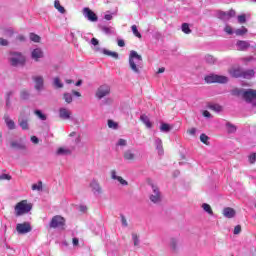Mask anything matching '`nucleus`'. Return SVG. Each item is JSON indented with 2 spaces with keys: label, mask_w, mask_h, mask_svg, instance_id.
I'll list each match as a JSON object with an SVG mask.
<instances>
[{
  "label": "nucleus",
  "mask_w": 256,
  "mask_h": 256,
  "mask_svg": "<svg viewBox=\"0 0 256 256\" xmlns=\"http://www.w3.org/2000/svg\"><path fill=\"white\" fill-rule=\"evenodd\" d=\"M228 133H235L237 131V127L230 122L226 123Z\"/></svg>",
  "instance_id": "2f4dec72"
},
{
  "label": "nucleus",
  "mask_w": 256,
  "mask_h": 256,
  "mask_svg": "<svg viewBox=\"0 0 256 256\" xmlns=\"http://www.w3.org/2000/svg\"><path fill=\"white\" fill-rule=\"evenodd\" d=\"M70 153H71V151H69L63 147H60L57 150V155H69Z\"/></svg>",
  "instance_id": "e433bc0d"
},
{
  "label": "nucleus",
  "mask_w": 256,
  "mask_h": 256,
  "mask_svg": "<svg viewBox=\"0 0 256 256\" xmlns=\"http://www.w3.org/2000/svg\"><path fill=\"white\" fill-rule=\"evenodd\" d=\"M140 120L142 121V123H144V125H146L148 129H151L153 127V124L151 123V120H149V117L147 115H141Z\"/></svg>",
  "instance_id": "aec40b11"
},
{
  "label": "nucleus",
  "mask_w": 256,
  "mask_h": 256,
  "mask_svg": "<svg viewBox=\"0 0 256 256\" xmlns=\"http://www.w3.org/2000/svg\"><path fill=\"white\" fill-rule=\"evenodd\" d=\"M247 21V17L245 16V14H242V15H239L238 16V22L243 24V23H246Z\"/></svg>",
  "instance_id": "49530a36"
},
{
  "label": "nucleus",
  "mask_w": 256,
  "mask_h": 256,
  "mask_svg": "<svg viewBox=\"0 0 256 256\" xmlns=\"http://www.w3.org/2000/svg\"><path fill=\"white\" fill-rule=\"evenodd\" d=\"M160 131L162 133H169L171 131V125H169L167 123H162L160 126Z\"/></svg>",
  "instance_id": "a878e982"
},
{
  "label": "nucleus",
  "mask_w": 256,
  "mask_h": 256,
  "mask_svg": "<svg viewBox=\"0 0 256 256\" xmlns=\"http://www.w3.org/2000/svg\"><path fill=\"white\" fill-rule=\"evenodd\" d=\"M20 97H21V99H23L24 101L27 100V99H29V91H27V90H22V91L20 92Z\"/></svg>",
  "instance_id": "a19ab883"
},
{
  "label": "nucleus",
  "mask_w": 256,
  "mask_h": 256,
  "mask_svg": "<svg viewBox=\"0 0 256 256\" xmlns=\"http://www.w3.org/2000/svg\"><path fill=\"white\" fill-rule=\"evenodd\" d=\"M129 65L133 73H141V69H143V56L139 55L137 51L131 50L129 54Z\"/></svg>",
  "instance_id": "f257e3e1"
},
{
  "label": "nucleus",
  "mask_w": 256,
  "mask_h": 256,
  "mask_svg": "<svg viewBox=\"0 0 256 256\" xmlns=\"http://www.w3.org/2000/svg\"><path fill=\"white\" fill-rule=\"evenodd\" d=\"M117 171H115V170H112L111 171V179H114V180H117Z\"/></svg>",
  "instance_id": "052dcab7"
},
{
  "label": "nucleus",
  "mask_w": 256,
  "mask_h": 256,
  "mask_svg": "<svg viewBox=\"0 0 256 256\" xmlns=\"http://www.w3.org/2000/svg\"><path fill=\"white\" fill-rule=\"evenodd\" d=\"M41 189H43V182L41 181L32 185V191H41Z\"/></svg>",
  "instance_id": "72a5a7b5"
},
{
  "label": "nucleus",
  "mask_w": 256,
  "mask_h": 256,
  "mask_svg": "<svg viewBox=\"0 0 256 256\" xmlns=\"http://www.w3.org/2000/svg\"><path fill=\"white\" fill-rule=\"evenodd\" d=\"M121 222L124 227H127L129 224L127 223V218L124 215H121Z\"/></svg>",
  "instance_id": "13d9d810"
},
{
  "label": "nucleus",
  "mask_w": 256,
  "mask_h": 256,
  "mask_svg": "<svg viewBox=\"0 0 256 256\" xmlns=\"http://www.w3.org/2000/svg\"><path fill=\"white\" fill-rule=\"evenodd\" d=\"M118 145H119L120 147H125V145H127V140H125V139H119Z\"/></svg>",
  "instance_id": "bf43d9fd"
},
{
  "label": "nucleus",
  "mask_w": 256,
  "mask_h": 256,
  "mask_svg": "<svg viewBox=\"0 0 256 256\" xmlns=\"http://www.w3.org/2000/svg\"><path fill=\"white\" fill-rule=\"evenodd\" d=\"M248 160H249V163H250L251 165L255 164V161H256V153H252V154L249 156Z\"/></svg>",
  "instance_id": "a18cd8bd"
},
{
  "label": "nucleus",
  "mask_w": 256,
  "mask_h": 256,
  "mask_svg": "<svg viewBox=\"0 0 256 256\" xmlns=\"http://www.w3.org/2000/svg\"><path fill=\"white\" fill-rule=\"evenodd\" d=\"M84 17L88 19V21H91L92 23H95L99 21V17H97V14L91 10L89 7H85L82 11Z\"/></svg>",
  "instance_id": "1a4fd4ad"
},
{
  "label": "nucleus",
  "mask_w": 256,
  "mask_h": 256,
  "mask_svg": "<svg viewBox=\"0 0 256 256\" xmlns=\"http://www.w3.org/2000/svg\"><path fill=\"white\" fill-rule=\"evenodd\" d=\"M205 61L206 63H208V65H215V57L211 56V55H206L205 56Z\"/></svg>",
  "instance_id": "7c9ffc66"
},
{
  "label": "nucleus",
  "mask_w": 256,
  "mask_h": 256,
  "mask_svg": "<svg viewBox=\"0 0 256 256\" xmlns=\"http://www.w3.org/2000/svg\"><path fill=\"white\" fill-rule=\"evenodd\" d=\"M108 127L110 129H117V127H119V125L113 120H108Z\"/></svg>",
  "instance_id": "79ce46f5"
},
{
  "label": "nucleus",
  "mask_w": 256,
  "mask_h": 256,
  "mask_svg": "<svg viewBox=\"0 0 256 256\" xmlns=\"http://www.w3.org/2000/svg\"><path fill=\"white\" fill-rule=\"evenodd\" d=\"M102 31L106 33V35H111V33H113V30L107 26L102 27Z\"/></svg>",
  "instance_id": "8fccbe9b"
},
{
  "label": "nucleus",
  "mask_w": 256,
  "mask_h": 256,
  "mask_svg": "<svg viewBox=\"0 0 256 256\" xmlns=\"http://www.w3.org/2000/svg\"><path fill=\"white\" fill-rule=\"evenodd\" d=\"M236 46L238 47V51H247V49L251 47V44L247 41L239 40Z\"/></svg>",
  "instance_id": "f3484780"
},
{
  "label": "nucleus",
  "mask_w": 256,
  "mask_h": 256,
  "mask_svg": "<svg viewBox=\"0 0 256 256\" xmlns=\"http://www.w3.org/2000/svg\"><path fill=\"white\" fill-rule=\"evenodd\" d=\"M10 146L12 147V149H21L22 151H25L27 149V146H25V144H19L16 141H12L10 143Z\"/></svg>",
  "instance_id": "4be33fe9"
},
{
  "label": "nucleus",
  "mask_w": 256,
  "mask_h": 256,
  "mask_svg": "<svg viewBox=\"0 0 256 256\" xmlns=\"http://www.w3.org/2000/svg\"><path fill=\"white\" fill-rule=\"evenodd\" d=\"M5 37H13V29H8L4 32Z\"/></svg>",
  "instance_id": "5fc2aeb1"
},
{
  "label": "nucleus",
  "mask_w": 256,
  "mask_h": 256,
  "mask_svg": "<svg viewBox=\"0 0 256 256\" xmlns=\"http://www.w3.org/2000/svg\"><path fill=\"white\" fill-rule=\"evenodd\" d=\"M71 115H73L71 113V110H69L67 108H60L59 109V117H60V119H63L64 121H67V120L71 119Z\"/></svg>",
  "instance_id": "ddd939ff"
},
{
  "label": "nucleus",
  "mask_w": 256,
  "mask_h": 256,
  "mask_svg": "<svg viewBox=\"0 0 256 256\" xmlns=\"http://www.w3.org/2000/svg\"><path fill=\"white\" fill-rule=\"evenodd\" d=\"M247 33V28L237 29L236 35H245Z\"/></svg>",
  "instance_id": "603ef678"
},
{
  "label": "nucleus",
  "mask_w": 256,
  "mask_h": 256,
  "mask_svg": "<svg viewBox=\"0 0 256 256\" xmlns=\"http://www.w3.org/2000/svg\"><path fill=\"white\" fill-rule=\"evenodd\" d=\"M204 81H206V83H209V84L211 83L225 84V83H228L229 78L227 76L211 74V75L205 76Z\"/></svg>",
  "instance_id": "20e7f679"
},
{
  "label": "nucleus",
  "mask_w": 256,
  "mask_h": 256,
  "mask_svg": "<svg viewBox=\"0 0 256 256\" xmlns=\"http://www.w3.org/2000/svg\"><path fill=\"white\" fill-rule=\"evenodd\" d=\"M245 89H239V88H234L232 89L231 93L234 95V97H243V92Z\"/></svg>",
  "instance_id": "393cba45"
},
{
  "label": "nucleus",
  "mask_w": 256,
  "mask_h": 256,
  "mask_svg": "<svg viewBox=\"0 0 256 256\" xmlns=\"http://www.w3.org/2000/svg\"><path fill=\"white\" fill-rule=\"evenodd\" d=\"M188 135L195 137V133H197V128H190L187 130Z\"/></svg>",
  "instance_id": "3c124183"
},
{
  "label": "nucleus",
  "mask_w": 256,
  "mask_h": 256,
  "mask_svg": "<svg viewBox=\"0 0 256 256\" xmlns=\"http://www.w3.org/2000/svg\"><path fill=\"white\" fill-rule=\"evenodd\" d=\"M224 31L225 33H227V35H233V28L229 25H227L225 28H224Z\"/></svg>",
  "instance_id": "09e8293b"
},
{
  "label": "nucleus",
  "mask_w": 256,
  "mask_h": 256,
  "mask_svg": "<svg viewBox=\"0 0 256 256\" xmlns=\"http://www.w3.org/2000/svg\"><path fill=\"white\" fill-rule=\"evenodd\" d=\"M239 233H241V225L234 227V235H239Z\"/></svg>",
  "instance_id": "6e6d98bb"
},
{
  "label": "nucleus",
  "mask_w": 256,
  "mask_h": 256,
  "mask_svg": "<svg viewBox=\"0 0 256 256\" xmlns=\"http://www.w3.org/2000/svg\"><path fill=\"white\" fill-rule=\"evenodd\" d=\"M170 247L172 250L177 251V240L172 239L170 242Z\"/></svg>",
  "instance_id": "de8ad7c7"
},
{
  "label": "nucleus",
  "mask_w": 256,
  "mask_h": 256,
  "mask_svg": "<svg viewBox=\"0 0 256 256\" xmlns=\"http://www.w3.org/2000/svg\"><path fill=\"white\" fill-rule=\"evenodd\" d=\"M72 243H73L74 247H77V245H79V239L78 238H73Z\"/></svg>",
  "instance_id": "69168bd1"
},
{
  "label": "nucleus",
  "mask_w": 256,
  "mask_h": 256,
  "mask_svg": "<svg viewBox=\"0 0 256 256\" xmlns=\"http://www.w3.org/2000/svg\"><path fill=\"white\" fill-rule=\"evenodd\" d=\"M10 63L13 67H19V65H25V56L18 52H12Z\"/></svg>",
  "instance_id": "39448f33"
},
{
  "label": "nucleus",
  "mask_w": 256,
  "mask_h": 256,
  "mask_svg": "<svg viewBox=\"0 0 256 256\" xmlns=\"http://www.w3.org/2000/svg\"><path fill=\"white\" fill-rule=\"evenodd\" d=\"M34 113L39 117V119H41V121H47V116H45L41 110H35Z\"/></svg>",
  "instance_id": "473e14b6"
},
{
  "label": "nucleus",
  "mask_w": 256,
  "mask_h": 256,
  "mask_svg": "<svg viewBox=\"0 0 256 256\" xmlns=\"http://www.w3.org/2000/svg\"><path fill=\"white\" fill-rule=\"evenodd\" d=\"M0 181H11V175L9 174L0 175Z\"/></svg>",
  "instance_id": "c03bdc74"
},
{
  "label": "nucleus",
  "mask_w": 256,
  "mask_h": 256,
  "mask_svg": "<svg viewBox=\"0 0 256 256\" xmlns=\"http://www.w3.org/2000/svg\"><path fill=\"white\" fill-rule=\"evenodd\" d=\"M200 141L201 143H204V145H209V136H207L206 134H201L200 135Z\"/></svg>",
  "instance_id": "c9c22d12"
},
{
  "label": "nucleus",
  "mask_w": 256,
  "mask_h": 256,
  "mask_svg": "<svg viewBox=\"0 0 256 256\" xmlns=\"http://www.w3.org/2000/svg\"><path fill=\"white\" fill-rule=\"evenodd\" d=\"M222 213H223L224 217H226L227 219H233V217H235V215H237V212L235 211V209H233L231 207L224 208Z\"/></svg>",
  "instance_id": "2eb2a0df"
},
{
  "label": "nucleus",
  "mask_w": 256,
  "mask_h": 256,
  "mask_svg": "<svg viewBox=\"0 0 256 256\" xmlns=\"http://www.w3.org/2000/svg\"><path fill=\"white\" fill-rule=\"evenodd\" d=\"M43 58V50L41 48H36L32 51V59L39 61V59Z\"/></svg>",
  "instance_id": "a211bd4d"
},
{
  "label": "nucleus",
  "mask_w": 256,
  "mask_h": 256,
  "mask_svg": "<svg viewBox=\"0 0 256 256\" xmlns=\"http://www.w3.org/2000/svg\"><path fill=\"white\" fill-rule=\"evenodd\" d=\"M31 141L32 143H35V145H37V143H39V138H37V136H32Z\"/></svg>",
  "instance_id": "e2e57ef3"
},
{
  "label": "nucleus",
  "mask_w": 256,
  "mask_h": 256,
  "mask_svg": "<svg viewBox=\"0 0 256 256\" xmlns=\"http://www.w3.org/2000/svg\"><path fill=\"white\" fill-rule=\"evenodd\" d=\"M132 239L134 241L135 247H137V245H139V235H137V233H132Z\"/></svg>",
  "instance_id": "37998d69"
},
{
  "label": "nucleus",
  "mask_w": 256,
  "mask_h": 256,
  "mask_svg": "<svg viewBox=\"0 0 256 256\" xmlns=\"http://www.w3.org/2000/svg\"><path fill=\"white\" fill-rule=\"evenodd\" d=\"M0 45H2V47H7V45H9V42L4 38H0Z\"/></svg>",
  "instance_id": "4d7b16f0"
},
{
  "label": "nucleus",
  "mask_w": 256,
  "mask_h": 256,
  "mask_svg": "<svg viewBox=\"0 0 256 256\" xmlns=\"http://www.w3.org/2000/svg\"><path fill=\"white\" fill-rule=\"evenodd\" d=\"M152 189L154 194L150 195V201H152V203L161 202V192H159V188L152 184Z\"/></svg>",
  "instance_id": "f8f14e48"
},
{
  "label": "nucleus",
  "mask_w": 256,
  "mask_h": 256,
  "mask_svg": "<svg viewBox=\"0 0 256 256\" xmlns=\"http://www.w3.org/2000/svg\"><path fill=\"white\" fill-rule=\"evenodd\" d=\"M31 224L29 222L19 223L16 225V231L19 235H26V233H31Z\"/></svg>",
  "instance_id": "6e6552de"
},
{
  "label": "nucleus",
  "mask_w": 256,
  "mask_h": 256,
  "mask_svg": "<svg viewBox=\"0 0 256 256\" xmlns=\"http://www.w3.org/2000/svg\"><path fill=\"white\" fill-rule=\"evenodd\" d=\"M32 79L35 83L36 91H41V89H43V83H44L43 76H34Z\"/></svg>",
  "instance_id": "4468645a"
},
{
  "label": "nucleus",
  "mask_w": 256,
  "mask_h": 256,
  "mask_svg": "<svg viewBox=\"0 0 256 256\" xmlns=\"http://www.w3.org/2000/svg\"><path fill=\"white\" fill-rule=\"evenodd\" d=\"M124 159L126 161H135V154L131 152V150H128L124 152Z\"/></svg>",
  "instance_id": "b1692460"
},
{
  "label": "nucleus",
  "mask_w": 256,
  "mask_h": 256,
  "mask_svg": "<svg viewBox=\"0 0 256 256\" xmlns=\"http://www.w3.org/2000/svg\"><path fill=\"white\" fill-rule=\"evenodd\" d=\"M242 99L246 101V103H253L256 101V90L255 89H244L242 94Z\"/></svg>",
  "instance_id": "0eeeda50"
},
{
  "label": "nucleus",
  "mask_w": 256,
  "mask_h": 256,
  "mask_svg": "<svg viewBox=\"0 0 256 256\" xmlns=\"http://www.w3.org/2000/svg\"><path fill=\"white\" fill-rule=\"evenodd\" d=\"M4 121H5L8 129H10V130L15 129V121H13L11 118H9L8 115L4 116Z\"/></svg>",
  "instance_id": "412c9836"
},
{
  "label": "nucleus",
  "mask_w": 256,
  "mask_h": 256,
  "mask_svg": "<svg viewBox=\"0 0 256 256\" xmlns=\"http://www.w3.org/2000/svg\"><path fill=\"white\" fill-rule=\"evenodd\" d=\"M209 109H211L212 111H216L217 113L223 111V107L219 104H212L209 106Z\"/></svg>",
  "instance_id": "c85d7f7f"
},
{
  "label": "nucleus",
  "mask_w": 256,
  "mask_h": 256,
  "mask_svg": "<svg viewBox=\"0 0 256 256\" xmlns=\"http://www.w3.org/2000/svg\"><path fill=\"white\" fill-rule=\"evenodd\" d=\"M51 229H65V218L57 215L50 222Z\"/></svg>",
  "instance_id": "423d86ee"
},
{
  "label": "nucleus",
  "mask_w": 256,
  "mask_h": 256,
  "mask_svg": "<svg viewBox=\"0 0 256 256\" xmlns=\"http://www.w3.org/2000/svg\"><path fill=\"white\" fill-rule=\"evenodd\" d=\"M202 208L204 209V211H206L208 215H213V209L211 208V205L204 203L202 204Z\"/></svg>",
  "instance_id": "cd10ccee"
},
{
  "label": "nucleus",
  "mask_w": 256,
  "mask_h": 256,
  "mask_svg": "<svg viewBox=\"0 0 256 256\" xmlns=\"http://www.w3.org/2000/svg\"><path fill=\"white\" fill-rule=\"evenodd\" d=\"M118 47H125V40L123 39L118 40Z\"/></svg>",
  "instance_id": "0e129e2a"
},
{
  "label": "nucleus",
  "mask_w": 256,
  "mask_h": 256,
  "mask_svg": "<svg viewBox=\"0 0 256 256\" xmlns=\"http://www.w3.org/2000/svg\"><path fill=\"white\" fill-rule=\"evenodd\" d=\"M54 85L57 89H63V83H61L59 77L54 78Z\"/></svg>",
  "instance_id": "ea45409f"
},
{
  "label": "nucleus",
  "mask_w": 256,
  "mask_h": 256,
  "mask_svg": "<svg viewBox=\"0 0 256 256\" xmlns=\"http://www.w3.org/2000/svg\"><path fill=\"white\" fill-rule=\"evenodd\" d=\"M103 54L107 55L108 57H112L113 59H119V54L111 50L104 49Z\"/></svg>",
  "instance_id": "5701e85b"
},
{
  "label": "nucleus",
  "mask_w": 256,
  "mask_h": 256,
  "mask_svg": "<svg viewBox=\"0 0 256 256\" xmlns=\"http://www.w3.org/2000/svg\"><path fill=\"white\" fill-rule=\"evenodd\" d=\"M30 41H33L34 43H39L41 41V36L35 33H30Z\"/></svg>",
  "instance_id": "c756f323"
},
{
  "label": "nucleus",
  "mask_w": 256,
  "mask_h": 256,
  "mask_svg": "<svg viewBox=\"0 0 256 256\" xmlns=\"http://www.w3.org/2000/svg\"><path fill=\"white\" fill-rule=\"evenodd\" d=\"M243 61H244L245 63H249L250 61H253V57H252V56H249V57L243 58Z\"/></svg>",
  "instance_id": "338daca9"
},
{
  "label": "nucleus",
  "mask_w": 256,
  "mask_h": 256,
  "mask_svg": "<svg viewBox=\"0 0 256 256\" xmlns=\"http://www.w3.org/2000/svg\"><path fill=\"white\" fill-rule=\"evenodd\" d=\"M203 116L209 118V117H211V113H210L209 111L205 110V111L203 112Z\"/></svg>",
  "instance_id": "774afa93"
},
{
  "label": "nucleus",
  "mask_w": 256,
  "mask_h": 256,
  "mask_svg": "<svg viewBox=\"0 0 256 256\" xmlns=\"http://www.w3.org/2000/svg\"><path fill=\"white\" fill-rule=\"evenodd\" d=\"M228 72L235 79H252V77H255V70L244 71L241 67H233Z\"/></svg>",
  "instance_id": "f03ea898"
},
{
  "label": "nucleus",
  "mask_w": 256,
  "mask_h": 256,
  "mask_svg": "<svg viewBox=\"0 0 256 256\" xmlns=\"http://www.w3.org/2000/svg\"><path fill=\"white\" fill-rule=\"evenodd\" d=\"M33 209V204L29 203L27 200H22L18 202L15 206L16 217H21V215H27L29 211Z\"/></svg>",
  "instance_id": "7ed1b4c3"
},
{
  "label": "nucleus",
  "mask_w": 256,
  "mask_h": 256,
  "mask_svg": "<svg viewBox=\"0 0 256 256\" xmlns=\"http://www.w3.org/2000/svg\"><path fill=\"white\" fill-rule=\"evenodd\" d=\"M131 29H132L133 35H135V37H138V39H141L142 36L139 33V30L137 29V25H132Z\"/></svg>",
  "instance_id": "58836bf2"
},
{
  "label": "nucleus",
  "mask_w": 256,
  "mask_h": 256,
  "mask_svg": "<svg viewBox=\"0 0 256 256\" xmlns=\"http://www.w3.org/2000/svg\"><path fill=\"white\" fill-rule=\"evenodd\" d=\"M182 31L186 35H189V33H191V28H189V24L188 23H183L182 24Z\"/></svg>",
  "instance_id": "4c0bfd02"
},
{
  "label": "nucleus",
  "mask_w": 256,
  "mask_h": 256,
  "mask_svg": "<svg viewBox=\"0 0 256 256\" xmlns=\"http://www.w3.org/2000/svg\"><path fill=\"white\" fill-rule=\"evenodd\" d=\"M111 93V87L109 85H102L96 91L97 99H103V97H107Z\"/></svg>",
  "instance_id": "9d476101"
},
{
  "label": "nucleus",
  "mask_w": 256,
  "mask_h": 256,
  "mask_svg": "<svg viewBox=\"0 0 256 256\" xmlns=\"http://www.w3.org/2000/svg\"><path fill=\"white\" fill-rule=\"evenodd\" d=\"M235 15H237V13L233 9H231L229 12L218 11L219 19H223L224 21H229V19L235 17Z\"/></svg>",
  "instance_id": "9b49d317"
},
{
  "label": "nucleus",
  "mask_w": 256,
  "mask_h": 256,
  "mask_svg": "<svg viewBox=\"0 0 256 256\" xmlns=\"http://www.w3.org/2000/svg\"><path fill=\"white\" fill-rule=\"evenodd\" d=\"M91 43L94 45V47H97V45H99V40H97V38H92Z\"/></svg>",
  "instance_id": "680f3d73"
},
{
  "label": "nucleus",
  "mask_w": 256,
  "mask_h": 256,
  "mask_svg": "<svg viewBox=\"0 0 256 256\" xmlns=\"http://www.w3.org/2000/svg\"><path fill=\"white\" fill-rule=\"evenodd\" d=\"M54 7L59 11V13H65V7L61 6L59 0L54 1Z\"/></svg>",
  "instance_id": "bb28decb"
},
{
  "label": "nucleus",
  "mask_w": 256,
  "mask_h": 256,
  "mask_svg": "<svg viewBox=\"0 0 256 256\" xmlns=\"http://www.w3.org/2000/svg\"><path fill=\"white\" fill-rule=\"evenodd\" d=\"M63 99L64 101H66V103H73V95L69 94V93H65L63 95Z\"/></svg>",
  "instance_id": "f704fd0d"
},
{
  "label": "nucleus",
  "mask_w": 256,
  "mask_h": 256,
  "mask_svg": "<svg viewBox=\"0 0 256 256\" xmlns=\"http://www.w3.org/2000/svg\"><path fill=\"white\" fill-rule=\"evenodd\" d=\"M116 181H119V183H120L121 185H128L127 181L124 180L123 177H121V176H118V177L116 178Z\"/></svg>",
  "instance_id": "864d4df0"
},
{
  "label": "nucleus",
  "mask_w": 256,
  "mask_h": 256,
  "mask_svg": "<svg viewBox=\"0 0 256 256\" xmlns=\"http://www.w3.org/2000/svg\"><path fill=\"white\" fill-rule=\"evenodd\" d=\"M90 187L93 193H98V195H101V193H103V188H101V185H99V182H97V180H93L90 183Z\"/></svg>",
  "instance_id": "dca6fc26"
},
{
  "label": "nucleus",
  "mask_w": 256,
  "mask_h": 256,
  "mask_svg": "<svg viewBox=\"0 0 256 256\" xmlns=\"http://www.w3.org/2000/svg\"><path fill=\"white\" fill-rule=\"evenodd\" d=\"M18 123L23 131H27L29 129V120H27V118H19Z\"/></svg>",
  "instance_id": "6ab92c4d"
}]
</instances>
